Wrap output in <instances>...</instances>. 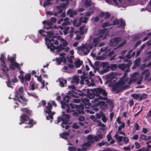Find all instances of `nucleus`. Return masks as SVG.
Segmentation results:
<instances>
[{"instance_id":"53","label":"nucleus","mask_w":151,"mask_h":151,"mask_svg":"<svg viewBox=\"0 0 151 151\" xmlns=\"http://www.w3.org/2000/svg\"><path fill=\"white\" fill-rule=\"evenodd\" d=\"M55 47V50H58V51H60L63 50H64L65 48L64 47H61L58 46H55L54 47Z\"/></svg>"},{"instance_id":"41","label":"nucleus","mask_w":151,"mask_h":151,"mask_svg":"<svg viewBox=\"0 0 151 151\" xmlns=\"http://www.w3.org/2000/svg\"><path fill=\"white\" fill-rule=\"evenodd\" d=\"M146 136L144 134H142L140 135V136L139 139V141L142 140L146 141Z\"/></svg>"},{"instance_id":"49","label":"nucleus","mask_w":151,"mask_h":151,"mask_svg":"<svg viewBox=\"0 0 151 151\" xmlns=\"http://www.w3.org/2000/svg\"><path fill=\"white\" fill-rule=\"evenodd\" d=\"M58 40L60 39V40L63 42V46L64 47H66L68 45V42L66 41V40L64 41V38H57Z\"/></svg>"},{"instance_id":"12","label":"nucleus","mask_w":151,"mask_h":151,"mask_svg":"<svg viewBox=\"0 0 151 151\" xmlns=\"http://www.w3.org/2000/svg\"><path fill=\"white\" fill-rule=\"evenodd\" d=\"M119 2L116 0H106V1L109 4H114L117 6H120L123 5L124 0H118Z\"/></svg>"},{"instance_id":"52","label":"nucleus","mask_w":151,"mask_h":151,"mask_svg":"<svg viewBox=\"0 0 151 151\" xmlns=\"http://www.w3.org/2000/svg\"><path fill=\"white\" fill-rule=\"evenodd\" d=\"M18 77L20 79V81L21 83H24V74H20V75L18 76Z\"/></svg>"},{"instance_id":"7","label":"nucleus","mask_w":151,"mask_h":151,"mask_svg":"<svg viewBox=\"0 0 151 151\" xmlns=\"http://www.w3.org/2000/svg\"><path fill=\"white\" fill-rule=\"evenodd\" d=\"M39 33L41 35V37L45 38H53L54 33L52 32H45L43 30L40 29L38 31Z\"/></svg>"},{"instance_id":"48","label":"nucleus","mask_w":151,"mask_h":151,"mask_svg":"<svg viewBox=\"0 0 151 151\" xmlns=\"http://www.w3.org/2000/svg\"><path fill=\"white\" fill-rule=\"evenodd\" d=\"M132 97H133L134 99L137 100L139 99V94L137 93H134L132 94L131 95Z\"/></svg>"},{"instance_id":"25","label":"nucleus","mask_w":151,"mask_h":151,"mask_svg":"<svg viewBox=\"0 0 151 151\" xmlns=\"http://www.w3.org/2000/svg\"><path fill=\"white\" fill-rule=\"evenodd\" d=\"M46 110L45 111V113H47L51 114L52 111L51 110L52 109V106L50 102H49L47 103V106L46 107Z\"/></svg>"},{"instance_id":"3","label":"nucleus","mask_w":151,"mask_h":151,"mask_svg":"<svg viewBox=\"0 0 151 151\" xmlns=\"http://www.w3.org/2000/svg\"><path fill=\"white\" fill-rule=\"evenodd\" d=\"M69 94L70 96L75 98H79L80 97L87 96L88 93H89L88 89H83L82 90H75L72 91L71 92H69Z\"/></svg>"},{"instance_id":"63","label":"nucleus","mask_w":151,"mask_h":151,"mask_svg":"<svg viewBox=\"0 0 151 151\" xmlns=\"http://www.w3.org/2000/svg\"><path fill=\"white\" fill-rule=\"evenodd\" d=\"M107 120V118L106 116L105 115H104L102 117V120L104 123L106 122Z\"/></svg>"},{"instance_id":"11","label":"nucleus","mask_w":151,"mask_h":151,"mask_svg":"<svg viewBox=\"0 0 151 151\" xmlns=\"http://www.w3.org/2000/svg\"><path fill=\"white\" fill-rule=\"evenodd\" d=\"M29 119V116L27 114L24 113L23 114L20 116V121L21 122L19 123L20 125L22 124L25 123L27 124V122Z\"/></svg>"},{"instance_id":"28","label":"nucleus","mask_w":151,"mask_h":151,"mask_svg":"<svg viewBox=\"0 0 151 151\" xmlns=\"http://www.w3.org/2000/svg\"><path fill=\"white\" fill-rule=\"evenodd\" d=\"M76 14V11H73L72 9H70L67 12V14L69 15L70 17H73Z\"/></svg>"},{"instance_id":"37","label":"nucleus","mask_w":151,"mask_h":151,"mask_svg":"<svg viewBox=\"0 0 151 151\" xmlns=\"http://www.w3.org/2000/svg\"><path fill=\"white\" fill-rule=\"evenodd\" d=\"M101 62L99 61H96L94 63V68L95 70H97L99 67L101 66Z\"/></svg>"},{"instance_id":"45","label":"nucleus","mask_w":151,"mask_h":151,"mask_svg":"<svg viewBox=\"0 0 151 151\" xmlns=\"http://www.w3.org/2000/svg\"><path fill=\"white\" fill-rule=\"evenodd\" d=\"M69 121L63 119L62 121V122L61 124V126L63 128H64V124L67 125L68 124Z\"/></svg>"},{"instance_id":"35","label":"nucleus","mask_w":151,"mask_h":151,"mask_svg":"<svg viewBox=\"0 0 151 151\" xmlns=\"http://www.w3.org/2000/svg\"><path fill=\"white\" fill-rule=\"evenodd\" d=\"M148 95L145 94V93H143L142 95L139 96V98L138 99L139 101H141L142 100L145 99H147L148 97Z\"/></svg>"},{"instance_id":"27","label":"nucleus","mask_w":151,"mask_h":151,"mask_svg":"<svg viewBox=\"0 0 151 151\" xmlns=\"http://www.w3.org/2000/svg\"><path fill=\"white\" fill-rule=\"evenodd\" d=\"M31 79V75L30 73H27L25 74L24 77V82L29 81Z\"/></svg>"},{"instance_id":"36","label":"nucleus","mask_w":151,"mask_h":151,"mask_svg":"<svg viewBox=\"0 0 151 151\" xmlns=\"http://www.w3.org/2000/svg\"><path fill=\"white\" fill-rule=\"evenodd\" d=\"M74 64L76 68H79L83 64V62L79 59L75 61L74 62Z\"/></svg>"},{"instance_id":"64","label":"nucleus","mask_w":151,"mask_h":151,"mask_svg":"<svg viewBox=\"0 0 151 151\" xmlns=\"http://www.w3.org/2000/svg\"><path fill=\"white\" fill-rule=\"evenodd\" d=\"M63 117H62L61 116H59L58 118L57 122L56 123L58 124L61 121H63Z\"/></svg>"},{"instance_id":"44","label":"nucleus","mask_w":151,"mask_h":151,"mask_svg":"<svg viewBox=\"0 0 151 151\" xmlns=\"http://www.w3.org/2000/svg\"><path fill=\"white\" fill-rule=\"evenodd\" d=\"M100 16L101 17H103L104 18H106L109 16L110 14L108 13L102 12L101 13Z\"/></svg>"},{"instance_id":"58","label":"nucleus","mask_w":151,"mask_h":151,"mask_svg":"<svg viewBox=\"0 0 151 151\" xmlns=\"http://www.w3.org/2000/svg\"><path fill=\"white\" fill-rule=\"evenodd\" d=\"M28 94L29 96H32L34 98H37L38 96H37V95L35 93H30L29 92L27 93Z\"/></svg>"},{"instance_id":"2","label":"nucleus","mask_w":151,"mask_h":151,"mask_svg":"<svg viewBox=\"0 0 151 151\" xmlns=\"http://www.w3.org/2000/svg\"><path fill=\"white\" fill-rule=\"evenodd\" d=\"M94 91L95 92L96 96L98 97L94 99L93 101L95 103L99 101V99L101 100H106L107 99V97H103L100 96V95L101 94L105 96H107V93L105 90L102 88H98L95 89Z\"/></svg>"},{"instance_id":"47","label":"nucleus","mask_w":151,"mask_h":151,"mask_svg":"<svg viewBox=\"0 0 151 151\" xmlns=\"http://www.w3.org/2000/svg\"><path fill=\"white\" fill-rule=\"evenodd\" d=\"M14 100L18 101L19 102H20L23 106H26L27 104V102H26L25 101H22L21 100L19 99H16L15 98L14 99Z\"/></svg>"},{"instance_id":"14","label":"nucleus","mask_w":151,"mask_h":151,"mask_svg":"<svg viewBox=\"0 0 151 151\" xmlns=\"http://www.w3.org/2000/svg\"><path fill=\"white\" fill-rule=\"evenodd\" d=\"M99 140L97 136H95L94 137L92 135H89L87 137V141L91 144L94 143L95 141L97 142Z\"/></svg>"},{"instance_id":"62","label":"nucleus","mask_w":151,"mask_h":151,"mask_svg":"<svg viewBox=\"0 0 151 151\" xmlns=\"http://www.w3.org/2000/svg\"><path fill=\"white\" fill-rule=\"evenodd\" d=\"M72 127L75 129H77L79 128V126L77 125L76 123H74L72 125Z\"/></svg>"},{"instance_id":"10","label":"nucleus","mask_w":151,"mask_h":151,"mask_svg":"<svg viewBox=\"0 0 151 151\" xmlns=\"http://www.w3.org/2000/svg\"><path fill=\"white\" fill-rule=\"evenodd\" d=\"M101 66H102L103 68H106L101 71V74H103L109 71L110 65H109V63L108 62H101Z\"/></svg>"},{"instance_id":"5","label":"nucleus","mask_w":151,"mask_h":151,"mask_svg":"<svg viewBox=\"0 0 151 151\" xmlns=\"http://www.w3.org/2000/svg\"><path fill=\"white\" fill-rule=\"evenodd\" d=\"M15 58V57L14 56L12 57H11L9 55L8 56V60L11 63L10 65V68L13 70L15 69V67L17 68H19V67H20V64L14 61Z\"/></svg>"},{"instance_id":"60","label":"nucleus","mask_w":151,"mask_h":151,"mask_svg":"<svg viewBox=\"0 0 151 151\" xmlns=\"http://www.w3.org/2000/svg\"><path fill=\"white\" fill-rule=\"evenodd\" d=\"M69 151H76V147L72 146H69L68 147Z\"/></svg>"},{"instance_id":"26","label":"nucleus","mask_w":151,"mask_h":151,"mask_svg":"<svg viewBox=\"0 0 151 151\" xmlns=\"http://www.w3.org/2000/svg\"><path fill=\"white\" fill-rule=\"evenodd\" d=\"M82 5L81 6L84 7H87L90 6L91 5V1L88 0H82Z\"/></svg>"},{"instance_id":"54","label":"nucleus","mask_w":151,"mask_h":151,"mask_svg":"<svg viewBox=\"0 0 151 151\" xmlns=\"http://www.w3.org/2000/svg\"><path fill=\"white\" fill-rule=\"evenodd\" d=\"M73 80V82L78 83L79 82V79L78 77L75 76L74 77Z\"/></svg>"},{"instance_id":"15","label":"nucleus","mask_w":151,"mask_h":151,"mask_svg":"<svg viewBox=\"0 0 151 151\" xmlns=\"http://www.w3.org/2000/svg\"><path fill=\"white\" fill-rule=\"evenodd\" d=\"M132 62L129 60L127 63H123L119 64L118 66V67L122 70H123L127 68H128L132 65Z\"/></svg>"},{"instance_id":"40","label":"nucleus","mask_w":151,"mask_h":151,"mask_svg":"<svg viewBox=\"0 0 151 151\" xmlns=\"http://www.w3.org/2000/svg\"><path fill=\"white\" fill-rule=\"evenodd\" d=\"M140 61V59L138 58L136 59L134 62V65L135 66L138 67L139 66V62Z\"/></svg>"},{"instance_id":"4","label":"nucleus","mask_w":151,"mask_h":151,"mask_svg":"<svg viewBox=\"0 0 151 151\" xmlns=\"http://www.w3.org/2000/svg\"><path fill=\"white\" fill-rule=\"evenodd\" d=\"M71 98L70 96L68 95H66L63 97V101H60L61 107L63 109L66 108V111L68 113L71 112L70 110V107L68 103L69 101V99Z\"/></svg>"},{"instance_id":"56","label":"nucleus","mask_w":151,"mask_h":151,"mask_svg":"<svg viewBox=\"0 0 151 151\" xmlns=\"http://www.w3.org/2000/svg\"><path fill=\"white\" fill-rule=\"evenodd\" d=\"M125 127V123L124 122L122 123V124L120 125L118 128V130L119 131H121L122 128H124Z\"/></svg>"},{"instance_id":"29","label":"nucleus","mask_w":151,"mask_h":151,"mask_svg":"<svg viewBox=\"0 0 151 151\" xmlns=\"http://www.w3.org/2000/svg\"><path fill=\"white\" fill-rule=\"evenodd\" d=\"M70 105L72 109H74L76 108V109H79V108H81V109H82V108H83V105H78L76 104H70Z\"/></svg>"},{"instance_id":"30","label":"nucleus","mask_w":151,"mask_h":151,"mask_svg":"<svg viewBox=\"0 0 151 151\" xmlns=\"http://www.w3.org/2000/svg\"><path fill=\"white\" fill-rule=\"evenodd\" d=\"M95 96H96V95L95 91H91V92L89 91V93H88L87 96L90 99H93Z\"/></svg>"},{"instance_id":"38","label":"nucleus","mask_w":151,"mask_h":151,"mask_svg":"<svg viewBox=\"0 0 151 151\" xmlns=\"http://www.w3.org/2000/svg\"><path fill=\"white\" fill-rule=\"evenodd\" d=\"M36 123V122H34V120L32 119H29L28 122H27V124L30 125L29 128L32 127L33 125Z\"/></svg>"},{"instance_id":"20","label":"nucleus","mask_w":151,"mask_h":151,"mask_svg":"<svg viewBox=\"0 0 151 151\" xmlns=\"http://www.w3.org/2000/svg\"><path fill=\"white\" fill-rule=\"evenodd\" d=\"M79 109H76V111L74 112L73 113V114L75 116H78L79 114H83L84 113V106H83V108L81 109V108H79Z\"/></svg>"},{"instance_id":"46","label":"nucleus","mask_w":151,"mask_h":151,"mask_svg":"<svg viewBox=\"0 0 151 151\" xmlns=\"http://www.w3.org/2000/svg\"><path fill=\"white\" fill-rule=\"evenodd\" d=\"M117 67V65L116 64H111L110 66V69L112 70H116Z\"/></svg>"},{"instance_id":"57","label":"nucleus","mask_w":151,"mask_h":151,"mask_svg":"<svg viewBox=\"0 0 151 151\" xmlns=\"http://www.w3.org/2000/svg\"><path fill=\"white\" fill-rule=\"evenodd\" d=\"M112 25V24L111 23H109V22H106L103 24V27L104 28H105L108 26H110Z\"/></svg>"},{"instance_id":"16","label":"nucleus","mask_w":151,"mask_h":151,"mask_svg":"<svg viewBox=\"0 0 151 151\" xmlns=\"http://www.w3.org/2000/svg\"><path fill=\"white\" fill-rule=\"evenodd\" d=\"M96 105L99 106V108L103 111H105L107 108V105L104 101H99Z\"/></svg>"},{"instance_id":"59","label":"nucleus","mask_w":151,"mask_h":151,"mask_svg":"<svg viewBox=\"0 0 151 151\" xmlns=\"http://www.w3.org/2000/svg\"><path fill=\"white\" fill-rule=\"evenodd\" d=\"M92 145L89 142L87 141L86 142L84 143L83 144V145L86 147H89L91 146Z\"/></svg>"},{"instance_id":"1","label":"nucleus","mask_w":151,"mask_h":151,"mask_svg":"<svg viewBox=\"0 0 151 151\" xmlns=\"http://www.w3.org/2000/svg\"><path fill=\"white\" fill-rule=\"evenodd\" d=\"M128 79L125 78L124 81L122 79H120L118 82L114 85L112 87V90L113 91H117V93H119L122 90L127 88V85L123 86L125 82L128 81Z\"/></svg>"},{"instance_id":"23","label":"nucleus","mask_w":151,"mask_h":151,"mask_svg":"<svg viewBox=\"0 0 151 151\" xmlns=\"http://www.w3.org/2000/svg\"><path fill=\"white\" fill-rule=\"evenodd\" d=\"M21 111L25 113L26 114L29 116L31 115L32 111L30 110L29 109L27 108H22L21 109Z\"/></svg>"},{"instance_id":"31","label":"nucleus","mask_w":151,"mask_h":151,"mask_svg":"<svg viewBox=\"0 0 151 151\" xmlns=\"http://www.w3.org/2000/svg\"><path fill=\"white\" fill-rule=\"evenodd\" d=\"M0 60L1 62V65L2 66H6V65L4 61V56L3 54H1L0 57Z\"/></svg>"},{"instance_id":"19","label":"nucleus","mask_w":151,"mask_h":151,"mask_svg":"<svg viewBox=\"0 0 151 151\" xmlns=\"http://www.w3.org/2000/svg\"><path fill=\"white\" fill-rule=\"evenodd\" d=\"M87 27L85 26H83L80 28L79 31H76L75 33L77 35H82L87 31Z\"/></svg>"},{"instance_id":"6","label":"nucleus","mask_w":151,"mask_h":151,"mask_svg":"<svg viewBox=\"0 0 151 151\" xmlns=\"http://www.w3.org/2000/svg\"><path fill=\"white\" fill-rule=\"evenodd\" d=\"M94 9V7L93 6L90 9L89 11L86 12V17H81L80 19V21L84 23L86 22L89 18L88 17L92 14Z\"/></svg>"},{"instance_id":"21","label":"nucleus","mask_w":151,"mask_h":151,"mask_svg":"<svg viewBox=\"0 0 151 151\" xmlns=\"http://www.w3.org/2000/svg\"><path fill=\"white\" fill-rule=\"evenodd\" d=\"M100 38H93L92 43L90 45V48H92L93 47H97V44L100 41Z\"/></svg>"},{"instance_id":"13","label":"nucleus","mask_w":151,"mask_h":151,"mask_svg":"<svg viewBox=\"0 0 151 151\" xmlns=\"http://www.w3.org/2000/svg\"><path fill=\"white\" fill-rule=\"evenodd\" d=\"M121 38H111L110 41L109 45L114 47L118 46L121 41Z\"/></svg>"},{"instance_id":"17","label":"nucleus","mask_w":151,"mask_h":151,"mask_svg":"<svg viewBox=\"0 0 151 151\" xmlns=\"http://www.w3.org/2000/svg\"><path fill=\"white\" fill-rule=\"evenodd\" d=\"M105 31L106 29H104L99 31H95L93 33V35L94 36L97 37L96 38H99V37H102L104 35Z\"/></svg>"},{"instance_id":"34","label":"nucleus","mask_w":151,"mask_h":151,"mask_svg":"<svg viewBox=\"0 0 151 151\" xmlns=\"http://www.w3.org/2000/svg\"><path fill=\"white\" fill-rule=\"evenodd\" d=\"M70 134L68 132H64L62 134H60L61 137L63 139H67V136H69Z\"/></svg>"},{"instance_id":"39","label":"nucleus","mask_w":151,"mask_h":151,"mask_svg":"<svg viewBox=\"0 0 151 151\" xmlns=\"http://www.w3.org/2000/svg\"><path fill=\"white\" fill-rule=\"evenodd\" d=\"M147 35V34H146V32L145 31L144 32H142V33L138 34L136 35H135V36L134 37V38H137V37H143L144 36L146 35Z\"/></svg>"},{"instance_id":"32","label":"nucleus","mask_w":151,"mask_h":151,"mask_svg":"<svg viewBox=\"0 0 151 151\" xmlns=\"http://www.w3.org/2000/svg\"><path fill=\"white\" fill-rule=\"evenodd\" d=\"M48 114L49 116H47L46 119L48 120H50L51 122L53 121V115L55 113L52 112L51 114Z\"/></svg>"},{"instance_id":"43","label":"nucleus","mask_w":151,"mask_h":151,"mask_svg":"<svg viewBox=\"0 0 151 151\" xmlns=\"http://www.w3.org/2000/svg\"><path fill=\"white\" fill-rule=\"evenodd\" d=\"M22 94H21L19 93V92L18 91H17L15 92V98L17 99L16 98H17L18 99H19L20 98L21 96H22Z\"/></svg>"},{"instance_id":"50","label":"nucleus","mask_w":151,"mask_h":151,"mask_svg":"<svg viewBox=\"0 0 151 151\" xmlns=\"http://www.w3.org/2000/svg\"><path fill=\"white\" fill-rule=\"evenodd\" d=\"M131 78L136 81L137 79V74L136 73H134L131 76Z\"/></svg>"},{"instance_id":"18","label":"nucleus","mask_w":151,"mask_h":151,"mask_svg":"<svg viewBox=\"0 0 151 151\" xmlns=\"http://www.w3.org/2000/svg\"><path fill=\"white\" fill-rule=\"evenodd\" d=\"M43 24L44 25V27L47 29H51L52 28V23L49 21H44L42 22Z\"/></svg>"},{"instance_id":"33","label":"nucleus","mask_w":151,"mask_h":151,"mask_svg":"<svg viewBox=\"0 0 151 151\" xmlns=\"http://www.w3.org/2000/svg\"><path fill=\"white\" fill-rule=\"evenodd\" d=\"M58 29H60L61 30H64L63 31V32L65 35H66L68 33V31L69 29V28L68 27H65L64 28L63 27H62L61 26H59L58 27Z\"/></svg>"},{"instance_id":"61","label":"nucleus","mask_w":151,"mask_h":151,"mask_svg":"<svg viewBox=\"0 0 151 151\" xmlns=\"http://www.w3.org/2000/svg\"><path fill=\"white\" fill-rule=\"evenodd\" d=\"M68 18H65L64 19L65 22L63 23V26L65 25L68 24L69 23V22H68Z\"/></svg>"},{"instance_id":"24","label":"nucleus","mask_w":151,"mask_h":151,"mask_svg":"<svg viewBox=\"0 0 151 151\" xmlns=\"http://www.w3.org/2000/svg\"><path fill=\"white\" fill-rule=\"evenodd\" d=\"M55 60L58 65L60 64L62 62H63L65 63L66 62V60L65 58H55Z\"/></svg>"},{"instance_id":"55","label":"nucleus","mask_w":151,"mask_h":151,"mask_svg":"<svg viewBox=\"0 0 151 151\" xmlns=\"http://www.w3.org/2000/svg\"><path fill=\"white\" fill-rule=\"evenodd\" d=\"M63 119L70 121V117L69 115L68 114H65L64 116L63 117Z\"/></svg>"},{"instance_id":"22","label":"nucleus","mask_w":151,"mask_h":151,"mask_svg":"<svg viewBox=\"0 0 151 151\" xmlns=\"http://www.w3.org/2000/svg\"><path fill=\"white\" fill-rule=\"evenodd\" d=\"M82 102L84 104L85 108L86 109L88 108L91 105L89 99L87 98H84L82 99Z\"/></svg>"},{"instance_id":"42","label":"nucleus","mask_w":151,"mask_h":151,"mask_svg":"<svg viewBox=\"0 0 151 151\" xmlns=\"http://www.w3.org/2000/svg\"><path fill=\"white\" fill-rule=\"evenodd\" d=\"M67 81L66 79H62V80L60 81V86L61 87L64 86V83H66Z\"/></svg>"},{"instance_id":"8","label":"nucleus","mask_w":151,"mask_h":151,"mask_svg":"<svg viewBox=\"0 0 151 151\" xmlns=\"http://www.w3.org/2000/svg\"><path fill=\"white\" fill-rule=\"evenodd\" d=\"M45 44L47 45L48 48L50 49L51 51H53L55 50V47L53 43H51L52 42L54 41V38H45Z\"/></svg>"},{"instance_id":"51","label":"nucleus","mask_w":151,"mask_h":151,"mask_svg":"<svg viewBox=\"0 0 151 151\" xmlns=\"http://www.w3.org/2000/svg\"><path fill=\"white\" fill-rule=\"evenodd\" d=\"M115 136L116 138L118 139L119 142H120L122 141L123 138V137L119 136L117 134H116Z\"/></svg>"},{"instance_id":"9","label":"nucleus","mask_w":151,"mask_h":151,"mask_svg":"<svg viewBox=\"0 0 151 151\" xmlns=\"http://www.w3.org/2000/svg\"><path fill=\"white\" fill-rule=\"evenodd\" d=\"M2 70L3 71V74L5 76L7 77V81L6 82L7 86L9 87H12V86L10 85L11 84V82L10 78L9 77V75L7 73L6 71V70L7 71H8V68H7L6 66H2Z\"/></svg>"}]
</instances>
